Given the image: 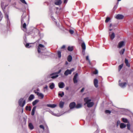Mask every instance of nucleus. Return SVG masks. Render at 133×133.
I'll return each instance as SVG.
<instances>
[{"label": "nucleus", "instance_id": "30", "mask_svg": "<svg viewBox=\"0 0 133 133\" xmlns=\"http://www.w3.org/2000/svg\"><path fill=\"white\" fill-rule=\"evenodd\" d=\"M82 107V105L80 104H78L76 105L75 106V108L77 109L79 108Z\"/></svg>", "mask_w": 133, "mask_h": 133}, {"label": "nucleus", "instance_id": "54", "mask_svg": "<svg viewBox=\"0 0 133 133\" xmlns=\"http://www.w3.org/2000/svg\"><path fill=\"white\" fill-rule=\"evenodd\" d=\"M112 26V24L111 23L110 24V25H109V27H111Z\"/></svg>", "mask_w": 133, "mask_h": 133}, {"label": "nucleus", "instance_id": "7", "mask_svg": "<svg viewBox=\"0 0 133 133\" xmlns=\"http://www.w3.org/2000/svg\"><path fill=\"white\" fill-rule=\"evenodd\" d=\"M116 18L118 19H123L124 16L121 14H118L115 17Z\"/></svg>", "mask_w": 133, "mask_h": 133}, {"label": "nucleus", "instance_id": "8", "mask_svg": "<svg viewBox=\"0 0 133 133\" xmlns=\"http://www.w3.org/2000/svg\"><path fill=\"white\" fill-rule=\"evenodd\" d=\"M76 106V103L74 102L71 103L69 104V107L71 109H72L75 107Z\"/></svg>", "mask_w": 133, "mask_h": 133}, {"label": "nucleus", "instance_id": "2", "mask_svg": "<svg viewBox=\"0 0 133 133\" xmlns=\"http://www.w3.org/2000/svg\"><path fill=\"white\" fill-rule=\"evenodd\" d=\"M61 71V70L60 69L57 72L51 74L50 75V76H51L50 77L52 79H54L57 77L58 76V75L57 74L60 73Z\"/></svg>", "mask_w": 133, "mask_h": 133}, {"label": "nucleus", "instance_id": "50", "mask_svg": "<svg viewBox=\"0 0 133 133\" xmlns=\"http://www.w3.org/2000/svg\"><path fill=\"white\" fill-rule=\"evenodd\" d=\"M48 88V86L47 85H46L45 86L44 88V89H47Z\"/></svg>", "mask_w": 133, "mask_h": 133}, {"label": "nucleus", "instance_id": "24", "mask_svg": "<svg viewBox=\"0 0 133 133\" xmlns=\"http://www.w3.org/2000/svg\"><path fill=\"white\" fill-rule=\"evenodd\" d=\"M37 95L39 97H40L42 99L44 97L43 95L41 93H40L39 92H37Z\"/></svg>", "mask_w": 133, "mask_h": 133}, {"label": "nucleus", "instance_id": "52", "mask_svg": "<svg viewBox=\"0 0 133 133\" xmlns=\"http://www.w3.org/2000/svg\"><path fill=\"white\" fill-rule=\"evenodd\" d=\"M74 68H72V69H71L70 70V71H71V72L73 71L74 70Z\"/></svg>", "mask_w": 133, "mask_h": 133}, {"label": "nucleus", "instance_id": "26", "mask_svg": "<svg viewBox=\"0 0 133 133\" xmlns=\"http://www.w3.org/2000/svg\"><path fill=\"white\" fill-rule=\"evenodd\" d=\"M54 84L53 83H52L50 85L49 88L50 89H53L54 87Z\"/></svg>", "mask_w": 133, "mask_h": 133}, {"label": "nucleus", "instance_id": "29", "mask_svg": "<svg viewBox=\"0 0 133 133\" xmlns=\"http://www.w3.org/2000/svg\"><path fill=\"white\" fill-rule=\"evenodd\" d=\"M123 66V64H122L118 66V71H120Z\"/></svg>", "mask_w": 133, "mask_h": 133}, {"label": "nucleus", "instance_id": "14", "mask_svg": "<svg viewBox=\"0 0 133 133\" xmlns=\"http://www.w3.org/2000/svg\"><path fill=\"white\" fill-rule=\"evenodd\" d=\"M124 62L126 64V66L128 67H130V64L129 63L128 60L126 58H125V59Z\"/></svg>", "mask_w": 133, "mask_h": 133}, {"label": "nucleus", "instance_id": "18", "mask_svg": "<svg viewBox=\"0 0 133 133\" xmlns=\"http://www.w3.org/2000/svg\"><path fill=\"white\" fill-rule=\"evenodd\" d=\"M36 108V106H34L31 112V115H32L33 116L34 115L35 111Z\"/></svg>", "mask_w": 133, "mask_h": 133}, {"label": "nucleus", "instance_id": "53", "mask_svg": "<svg viewBox=\"0 0 133 133\" xmlns=\"http://www.w3.org/2000/svg\"><path fill=\"white\" fill-rule=\"evenodd\" d=\"M2 17L1 16H0V21H1L2 20Z\"/></svg>", "mask_w": 133, "mask_h": 133}, {"label": "nucleus", "instance_id": "59", "mask_svg": "<svg viewBox=\"0 0 133 133\" xmlns=\"http://www.w3.org/2000/svg\"><path fill=\"white\" fill-rule=\"evenodd\" d=\"M116 6H115L114 7V9H115H115H116Z\"/></svg>", "mask_w": 133, "mask_h": 133}, {"label": "nucleus", "instance_id": "1", "mask_svg": "<svg viewBox=\"0 0 133 133\" xmlns=\"http://www.w3.org/2000/svg\"><path fill=\"white\" fill-rule=\"evenodd\" d=\"M84 101L85 102V104H87V107L89 108L92 107L94 104L93 102H91V100L90 99H89L88 97L85 98L84 99Z\"/></svg>", "mask_w": 133, "mask_h": 133}, {"label": "nucleus", "instance_id": "40", "mask_svg": "<svg viewBox=\"0 0 133 133\" xmlns=\"http://www.w3.org/2000/svg\"><path fill=\"white\" fill-rule=\"evenodd\" d=\"M39 127L43 129V130H44V127L43 125H39Z\"/></svg>", "mask_w": 133, "mask_h": 133}, {"label": "nucleus", "instance_id": "41", "mask_svg": "<svg viewBox=\"0 0 133 133\" xmlns=\"http://www.w3.org/2000/svg\"><path fill=\"white\" fill-rule=\"evenodd\" d=\"M69 32L71 34H72L74 33V31L71 30H70L69 31Z\"/></svg>", "mask_w": 133, "mask_h": 133}, {"label": "nucleus", "instance_id": "38", "mask_svg": "<svg viewBox=\"0 0 133 133\" xmlns=\"http://www.w3.org/2000/svg\"><path fill=\"white\" fill-rule=\"evenodd\" d=\"M105 112L106 114H107L108 113L110 114L111 113V111L110 110H106L105 111Z\"/></svg>", "mask_w": 133, "mask_h": 133}, {"label": "nucleus", "instance_id": "55", "mask_svg": "<svg viewBox=\"0 0 133 133\" xmlns=\"http://www.w3.org/2000/svg\"><path fill=\"white\" fill-rule=\"evenodd\" d=\"M66 89L67 90H68L69 89V88L68 87H67L66 88Z\"/></svg>", "mask_w": 133, "mask_h": 133}, {"label": "nucleus", "instance_id": "27", "mask_svg": "<svg viewBox=\"0 0 133 133\" xmlns=\"http://www.w3.org/2000/svg\"><path fill=\"white\" fill-rule=\"evenodd\" d=\"M25 109L26 110H28L29 111H30L31 110V107L30 106L28 107V106H26L25 107Z\"/></svg>", "mask_w": 133, "mask_h": 133}, {"label": "nucleus", "instance_id": "42", "mask_svg": "<svg viewBox=\"0 0 133 133\" xmlns=\"http://www.w3.org/2000/svg\"><path fill=\"white\" fill-rule=\"evenodd\" d=\"M38 47L41 48H44V46L43 45L41 44H39V45Z\"/></svg>", "mask_w": 133, "mask_h": 133}, {"label": "nucleus", "instance_id": "61", "mask_svg": "<svg viewBox=\"0 0 133 133\" xmlns=\"http://www.w3.org/2000/svg\"><path fill=\"white\" fill-rule=\"evenodd\" d=\"M7 17L8 18V16L7 15Z\"/></svg>", "mask_w": 133, "mask_h": 133}, {"label": "nucleus", "instance_id": "57", "mask_svg": "<svg viewBox=\"0 0 133 133\" xmlns=\"http://www.w3.org/2000/svg\"><path fill=\"white\" fill-rule=\"evenodd\" d=\"M112 30V29H109V30L110 31H111Z\"/></svg>", "mask_w": 133, "mask_h": 133}, {"label": "nucleus", "instance_id": "16", "mask_svg": "<svg viewBox=\"0 0 133 133\" xmlns=\"http://www.w3.org/2000/svg\"><path fill=\"white\" fill-rule=\"evenodd\" d=\"M64 102L61 101L59 103V107L61 108H62L64 106Z\"/></svg>", "mask_w": 133, "mask_h": 133}, {"label": "nucleus", "instance_id": "6", "mask_svg": "<svg viewBox=\"0 0 133 133\" xmlns=\"http://www.w3.org/2000/svg\"><path fill=\"white\" fill-rule=\"evenodd\" d=\"M124 45L125 44L124 42L123 41H121L119 43L117 46V48H120Z\"/></svg>", "mask_w": 133, "mask_h": 133}, {"label": "nucleus", "instance_id": "33", "mask_svg": "<svg viewBox=\"0 0 133 133\" xmlns=\"http://www.w3.org/2000/svg\"><path fill=\"white\" fill-rule=\"evenodd\" d=\"M57 55L58 57L59 58H60L61 57V52L59 51H57Z\"/></svg>", "mask_w": 133, "mask_h": 133}, {"label": "nucleus", "instance_id": "58", "mask_svg": "<svg viewBox=\"0 0 133 133\" xmlns=\"http://www.w3.org/2000/svg\"><path fill=\"white\" fill-rule=\"evenodd\" d=\"M65 64H68V62H66Z\"/></svg>", "mask_w": 133, "mask_h": 133}, {"label": "nucleus", "instance_id": "47", "mask_svg": "<svg viewBox=\"0 0 133 133\" xmlns=\"http://www.w3.org/2000/svg\"><path fill=\"white\" fill-rule=\"evenodd\" d=\"M85 88H83L81 90L80 92H83Z\"/></svg>", "mask_w": 133, "mask_h": 133}, {"label": "nucleus", "instance_id": "37", "mask_svg": "<svg viewBox=\"0 0 133 133\" xmlns=\"http://www.w3.org/2000/svg\"><path fill=\"white\" fill-rule=\"evenodd\" d=\"M98 73V70L95 69V70L93 72V73L94 74H97Z\"/></svg>", "mask_w": 133, "mask_h": 133}, {"label": "nucleus", "instance_id": "23", "mask_svg": "<svg viewBox=\"0 0 133 133\" xmlns=\"http://www.w3.org/2000/svg\"><path fill=\"white\" fill-rule=\"evenodd\" d=\"M72 59V57L70 55H69L67 57V60L69 62H70Z\"/></svg>", "mask_w": 133, "mask_h": 133}, {"label": "nucleus", "instance_id": "3", "mask_svg": "<svg viewBox=\"0 0 133 133\" xmlns=\"http://www.w3.org/2000/svg\"><path fill=\"white\" fill-rule=\"evenodd\" d=\"M25 103V101L24 100L23 98H21L18 101V104L19 105L22 107H23Z\"/></svg>", "mask_w": 133, "mask_h": 133}, {"label": "nucleus", "instance_id": "46", "mask_svg": "<svg viewBox=\"0 0 133 133\" xmlns=\"http://www.w3.org/2000/svg\"><path fill=\"white\" fill-rule=\"evenodd\" d=\"M37 51L39 53L41 52V49L39 47H38Z\"/></svg>", "mask_w": 133, "mask_h": 133}, {"label": "nucleus", "instance_id": "12", "mask_svg": "<svg viewBox=\"0 0 133 133\" xmlns=\"http://www.w3.org/2000/svg\"><path fill=\"white\" fill-rule=\"evenodd\" d=\"M71 73V71L70 70L67 69L64 73V75L65 76H67L69 74H70Z\"/></svg>", "mask_w": 133, "mask_h": 133}, {"label": "nucleus", "instance_id": "15", "mask_svg": "<svg viewBox=\"0 0 133 133\" xmlns=\"http://www.w3.org/2000/svg\"><path fill=\"white\" fill-rule=\"evenodd\" d=\"M81 47L82 49L83 50V52L86 49V46L85 43L84 42H83L82 43Z\"/></svg>", "mask_w": 133, "mask_h": 133}, {"label": "nucleus", "instance_id": "9", "mask_svg": "<svg viewBox=\"0 0 133 133\" xmlns=\"http://www.w3.org/2000/svg\"><path fill=\"white\" fill-rule=\"evenodd\" d=\"M98 81L97 79H95L94 80V86L96 87H97L98 86Z\"/></svg>", "mask_w": 133, "mask_h": 133}, {"label": "nucleus", "instance_id": "31", "mask_svg": "<svg viewBox=\"0 0 133 133\" xmlns=\"http://www.w3.org/2000/svg\"><path fill=\"white\" fill-rule=\"evenodd\" d=\"M122 121H123L125 123H128V120L126 118H122Z\"/></svg>", "mask_w": 133, "mask_h": 133}, {"label": "nucleus", "instance_id": "43", "mask_svg": "<svg viewBox=\"0 0 133 133\" xmlns=\"http://www.w3.org/2000/svg\"><path fill=\"white\" fill-rule=\"evenodd\" d=\"M23 3L27 4L26 2H25V0H20Z\"/></svg>", "mask_w": 133, "mask_h": 133}, {"label": "nucleus", "instance_id": "21", "mask_svg": "<svg viewBox=\"0 0 133 133\" xmlns=\"http://www.w3.org/2000/svg\"><path fill=\"white\" fill-rule=\"evenodd\" d=\"M110 39L111 40L113 39L115 37V34L114 32H112L110 36Z\"/></svg>", "mask_w": 133, "mask_h": 133}, {"label": "nucleus", "instance_id": "36", "mask_svg": "<svg viewBox=\"0 0 133 133\" xmlns=\"http://www.w3.org/2000/svg\"><path fill=\"white\" fill-rule=\"evenodd\" d=\"M127 127L128 129L130 130V125L129 123L127 125Z\"/></svg>", "mask_w": 133, "mask_h": 133}, {"label": "nucleus", "instance_id": "17", "mask_svg": "<svg viewBox=\"0 0 133 133\" xmlns=\"http://www.w3.org/2000/svg\"><path fill=\"white\" fill-rule=\"evenodd\" d=\"M34 98V96L33 95L31 94V95L30 96H29L28 100L29 101H32L33 99Z\"/></svg>", "mask_w": 133, "mask_h": 133}, {"label": "nucleus", "instance_id": "28", "mask_svg": "<svg viewBox=\"0 0 133 133\" xmlns=\"http://www.w3.org/2000/svg\"><path fill=\"white\" fill-rule=\"evenodd\" d=\"M110 20V18L109 17H107L106 18V19L105 21V22L106 23H107L109 22Z\"/></svg>", "mask_w": 133, "mask_h": 133}, {"label": "nucleus", "instance_id": "10", "mask_svg": "<svg viewBox=\"0 0 133 133\" xmlns=\"http://www.w3.org/2000/svg\"><path fill=\"white\" fill-rule=\"evenodd\" d=\"M62 2L61 0H55V4L56 5H59L61 4Z\"/></svg>", "mask_w": 133, "mask_h": 133}, {"label": "nucleus", "instance_id": "25", "mask_svg": "<svg viewBox=\"0 0 133 133\" xmlns=\"http://www.w3.org/2000/svg\"><path fill=\"white\" fill-rule=\"evenodd\" d=\"M39 102V100L38 99L34 101L32 103V104L33 106L35 105L37 103Z\"/></svg>", "mask_w": 133, "mask_h": 133}, {"label": "nucleus", "instance_id": "56", "mask_svg": "<svg viewBox=\"0 0 133 133\" xmlns=\"http://www.w3.org/2000/svg\"><path fill=\"white\" fill-rule=\"evenodd\" d=\"M34 92L37 94V92H37L35 90L34 91Z\"/></svg>", "mask_w": 133, "mask_h": 133}, {"label": "nucleus", "instance_id": "45", "mask_svg": "<svg viewBox=\"0 0 133 133\" xmlns=\"http://www.w3.org/2000/svg\"><path fill=\"white\" fill-rule=\"evenodd\" d=\"M78 74L77 73L76 74L74 75L73 79H76L77 76Z\"/></svg>", "mask_w": 133, "mask_h": 133}, {"label": "nucleus", "instance_id": "60", "mask_svg": "<svg viewBox=\"0 0 133 133\" xmlns=\"http://www.w3.org/2000/svg\"><path fill=\"white\" fill-rule=\"evenodd\" d=\"M121 0H117V1H121Z\"/></svg>", "mask_w": 133, "mask_h": 133}, {"label": "nucleus", "instance_id": "49", "mask_svg": "<svg viewBox=\"0 0 133 133\" xmlns=\"http://www.w3.org/2000/svg\"><path fill=\"white\" fill-rule=\"evenodd\" d=\"M86 59L87 60H89V57L88 56H87L86 57Z\"/></svg>", "mask_w": 133, "mask_h": 133}, {"label": "nucleus", "instance_id": "22", "mask_svg": "<svg viewBox=\"0 0 133 133\" xmlns=\"http://www.w3.org/2000/svg\"><path fill=\"white\" fill-rule=\"evenodd\" d=\"M126 125L123 123H121L120 125V128H123L126 127Z\"/></svg>", "mask_w": 133, "mask_h": 133}, {"label": "nucleus", "instance_id": "5", "mask_svg": "<svg viewBox=\"0 0 133 133\" xmlns=\"http://www.w3.org/2000/svg\"><path fill=\"white\" fill-rule=\"evenodd\" d=\"M121 82V80H119V81L118 83L119 86L122 88H124L125 87L127 84V83L126 82L120 83V82Z\"/></svg>", "mask_w": 133, "mask_h": 133}, {"label": "nucleus", "instance_id": "13", "mask_svg": "<svg viewBox=\"0 0 133 133\" xmlns=\"http://www.w3.org/2000/svg\"><path fill=\"white\" fill-rule=\"evenodd\" d=\"M46 106L48 107L54 108L56 107L57 105L56 104H48Z\"/></svg>", "mask_w": 133, "mask_h": 133}, {"label": "nucleus", "instance_id": "19", "mask_svg": "<svg viewBox=\"0 0 133 133\" xmlns=\"http://www.w3.org/2000/svg\"><path fill=\"white\" fill-rule=\"evenodd\" d=\"M74 48L73 46H69L67 48L68 50L70 51H71L73 50Z\"/></svg>", "mask_w": 133, "mask_h": 133}, {"label": "nucleus", "instance_id": "34", "mask_svg": "<svg viewBox=\"0 0 133 133\" xmlns=\"http://www.w3.org/2000/svg\"><path fill=\"white\" fill-rule=\"evenodd\" d=\"M23 28L24 29H26V24L25 22L24 23L22 26Z\"/></svg>", "mask_w": 133, "mask_h": 133}, {"label": "nucleus", "instance_id": "51", "mask_svg": "<svg viewBox=\"0 0 133 133\" xmlns=\"http://www.w3.org/2000/svg\"><path fill=\"white\" fill-rule=\"evenodd\" d=\"M67 0H64V3H66L67 2Z\"/></svg>", "mask_w": 133, "mask_h": 133}, {"label": "nucleus", "instance_id": "32", "mask_svg": "<svg viewBox=\"0 0 133 133\" xmlns=\"http://www.w3.org/2000/svg\"><path fill=\"white\" fill-rule=\"evenodd\" d=\"M125 50V49H123L121 50L119 52L120 54L121 55L123 54H124Z\"/></svg>", "mask_w": 133, "mask_h": 133}, {"label": "nucleus", "instance_id": "11", "mask_svg": "<svg viewBox=\"0 0 133 133\" xmlns=\"http://www.w3.org/2000/svg\"><path fill=\"white\" fill-rule=\"evenodd\" d=\"M64 86V84L63 82H60L58 83L59 87L60 88H63Z\"/></svg>", "mask_w": 133, "mask_h": 133}, {"label": "nucleus", "instance_id": "48", "mask_svg": "<svg viewBox=\"0 0 133 133\" xmlns=\"http://www.w3.org/2000/svg\"><path fill=\"white\" fill-rule=\"evenodd\" d=\"M65 47V45H63L62 47H61V49H64Z\"/></svg>", "mask_w": 133, "mask_h": 133}, {"label": "nucleus", "instance_id": "35", "mask_svg": "<svg viewBox=\"0 0 133 133\" xmlns=\"http://www.w3.org/2000/svg\"><path fill=\"white\" fill-rule=\"evenodd\" d=\"M64 95V92H62V93H59L58 94V96H60L61 97H62Z\"/></svg>", "mask_w": 133, "mask_h": 133}, {"label": "nucleus", "instance_id": "39", "mask_svg": "<svg viewBox=\"0 0 133 133\" xmlns=\"http://www.w3.org/2000/svg\"><path fill=\"white\" fill-rule=\"evenodd\" d=\"M29 44L28 43H27L25 45V46L27 48H29L31 47V46H29Z\"/></svg>", "mask_w": 133, "mask_h": 133}, {"label": "nucleus", "instance_id": "20", "mask_svg": "<svg viewBox=\"0 0 133 133\" xmlns=\"http://www.w3.org/2000/svg\"><path fill=\"white\" fill-rule=\"evenodd\" d=\"M28 126L30 130H32L34 128V127L32 124L31 123H30L28 125Z\"/></svg>", "mask_w": 133, "mask_h": 133}, {"label": "nucleus", "instance_id": "4", "mask_svg": "<svg viewBox=\"0 0 133 133\" xmlns=\"http://www.w3.org/2000/svg\"><path fill=\"white\" fill-rule=\"evenodd\" d=\"M28 22V19L26 18V17H22L21 19V23L22 24L24 22L27 23Z\"/></svg>", "mask_w": 133, "mask_h": 133}, {"label": "nucleus", "instance_id": "44", "mask_svg": "<svg viewBox=\"0 0 133 133\" xmlns=\"http://www.w3.org/2000/svg\"><path fill=\"white\" fill-rule=\"evenodd\" d=\"M73 79L74 83H76L77 82V80L76 79Z\"/></svg>", "mask_w": 133, "mask_h": 133}]
</instances>
